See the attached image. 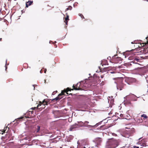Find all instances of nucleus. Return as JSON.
Segmentation results:
<instances>
[{"label": "nucleus", "instance_id": "obj_39", "mask_svg": "<svg viewBox=\"0 0 148 148\" xmlns=\"http://www.w3.org/2000/svg\"><path fill=\"white\" fill-rule=\"evenodd\" d=\"M83 148H86L85 147H84Z\"/></svg>", "mask_w": 148, "mask_h": 148}, {"label": "nucleus", "instance_id": "obj_20", "mask_svg": "<svg viewBox=\"0 0 148 148\" xmlns=\"http://www.w3.org/2000/svg\"><path fill=\"white\" fill-rule=\"evenodd\" d=\"M42 102L41 101H39V104H38L37 107H38L40 106L41 105H42Z\"/></svg>", "mask_w": 148, "mask_h": 148}, {"label": "nucleus", "instance_id": "obj_41", "mask_svg": "<svg viewBox=\"0 0 148 148\" xmlns=\"http://www.w3.org/2000/svg\"><path fill=\"white\" fill-rule=\"evenodd\" d=\"M136 47H137V45H136Z\"/></svg>", "mask_w": 148, "mask_h": 148}, {"label": "nucleus", "instance_id": "obj_38", "mask_svg": "<svg viewBox=\"0 0 148 148\" xmlns=\"http://www.w3.org/2000/svg\"><path fill=\"white\" fill-rule=\"evenodd\" d=\"M51 42H52V41H49V43H51Z\"/></svg>", "mask_w": 148, "mask_h": 148}, {"label": "nucleus", "instance_id": "obj_26", "mask_svg": "<svg viewBox=\"0 0 148 148\" xmlns=\"http://www.w3.org/2000/svg\"><path fill=\"white\" fill-rule=\"evenodd\" d=\"M37 107H34V108H31L30 110H34L37 108Z\"/></svg>", "mask_w": 148, "mask_h": 148}, {"label": "nucleus", "instance_id": "obj_8", "mask_svg": "<svg viewBox=\"0 0 148 148\" xmlns=\"http://www.w3.org/2000/svg\"><path fill=\"white\" fill-rule=\"evenodd\" d=\"M66 18H65V20L64 21V22L65 23L66 25H67L68 20H69V16L67 13H66Z\"/></svg>", "mask_w": 148, "mask_h": 148}, {"label": "nucleus", "instance_id": "obj_3", "mask_svg": "<svg viewBox=\"0 0 148 148\" xmlns=\"http://www.w3.org/2000/svg\"><path fill=\"white\" fill-rule=\"evenodd\" d=\"M71 90H73V89H71L69 88H67L66 89H64V90H62L61 92L58 95V96H61L64 95V93L66 92L67 94H68L67 92L69 91H71Z\"/></svg>", "mask_w": 148, "mask_h": 148}, {"label": "nucleus", "instance_id": "obj_13", "mask_svg": "<svg viewBox=\"0 0 148 148\" xmlns=\"http://www.w3.org/2000/svg\"><path fill=\"white\" fill-rule=\"evenodd\" d=\"M141 117H143V120H144L148 118V116L145 114H143L142 115H141Z\"/></svg>", "mask_w": 148, "mask_h": 148}, {"label": "nucleus", "instance_id": "obj_36", "mask_svg": "<svg viewBox=\"0 0 148 148\" xmlns=\"http://www.w3.org/2000/svg\"><path fill=\"white\" fill-rule=\"evenodd\" d=\"M2 38H0V41H1L2 40Z\"/></svg>", "mask_w": 148, "mask_h": 148}, {"label": "nucleus", "instance_id": "obj_21", "mask_svg": "<svg viewBox=\"0 0 148 148\" xmlns=\"http://www.w3.org/2000/svg\"><path fill=\"white\" fill-rule=\"evenodd\" d=\"M89 122L88 121H85L84 123V126H86V125H87V124L89 123Z\"/></svg>", "mask_w": 148, "mask_h": 148}, {"label": "nucleus", "instance_id": "obj_30", "mask_svg": "<svg viewBox=\"0 0 148 148\" xmlns=\"http://www.w3.org/2000/svg\"><path fill=\"white\" fill-rule=\"evenodd\" d=\"M120 116L122 118H124L123 115L122 114H121L120 115Z\"/></svg>", "mask_w": 148, "mask_h": 148}, {"label": "nucleus", "instance_id": "obj_10", "mask_svg": "<svg viewBox=\"0 0 148 148\" xmlns=\"http://www.w3.org/2000/svg\"><path fill=\"white\" fill-rule=\"evenodd\" d=\"M110 127V125L106 126V125H104L101 126L100 127V128H101V129H102V130L106 129H108Z\"/></svg>", "mask_w": 148, "mask_h": 148}, {"label": "nucleus", "instance_id": "obj_33", "mask_svg": "<svg viewBox=\"0 0 148 148\" xmlns=\"http://www.w3.org/2000/svg\"><path fill=\"white\" fill-rule=\"evenodd\" d=\"M29 112H32V114L34 113V111H31V110L29 111Z\"/></svg>", "mask_w": 148, "mask_h": 148}, {"label": "nucleus", "instance_id": "obj_1", "mask_svg": "<svg viewBox=\"0 0 148 148\" xmlns=\"http://www.w3.org/2000/svg\"><path fill=\"white\" fill-rule=\"evenodd\" d=\"M146 42H140V43L138 42V41L137 40H134V42H131L132 44H137L138 43L139 44V45L137 46L139 47H144L145 45L147 46L148 45V37H147L146 38Z\"/></svg>", "mask_w": 148, "mask_h": 148}, {"label": "nucleus", "instance_id": "obj_16", "mask_svg": "<svg viewBox=\"0 0 148 148\" xmlns=\"http://www.w3.org/2000/svg\"><path fill=\"white\" fill-rule=\"evenodd\" d=\"M60 96H58V97H56V98L53 99V100H56V101L58 100H60V99H61L62 97H60Z\"/></svg>", "mask_w": 148, "mask_h": 148}, {"label": "nucleus", "instance_id": "obj_5", "mask_svg": "<svg viewBox=\"0 0 148 148\" xmlns=\"http://www.w3.org/2000/svg\"><path fill=\"white\" fill-rule=\"evenodd\" d=\"M140 52L143 54H146L148 53V48H143L142 49Z\"/></svg>", "mask_w": 148, "mask_h": 148}, {"label": "nucleus", "instance_id": "obj_32", "mask_svg": "<svg viewBox=\"0 0 148 148\" xmlns=\"http://www.w3.org/2000/svg\"><path fill=\"white\" fill-rule=\"evenodd\" d=\"M47 71L46 69H45L44 70V73H46Z\"/></svg>", "mask_w": 148, "mask_h": 148}, {"label": "nucleus", "instance_id": "obj_17", "mask_svg": "<svg viewBox=\"0 0 148 148\" xmlns=\"http://www.w3.org/2000/svg\"><path fill=\"white\" fill-rule=\"evenodd\" d=\"M42 105L43 106H45V105H47L48 104V102L45 100V99H44L42 102Z\"/></svg>", "mask_w": 148, "mask_h": 148}, {"label": "nucleus", "instance_id": "obj_28", "mask_svg": "<svg viewBox=\"0 0 148 148\" xmlns=\"http://www.w3.org/2000/svg\"><path fill=\"white\" fill-rule=\"evenodd\" d=\"M121 58L117 57V58H116V60H117L121 61Z\"/></svg>", "mask_w": 148, "mask_h": 148}, {"label": "nucleus", "instance_id": "obj_9", "mask_svg": "<svg viewBox=\"0 0 148 148\" xmlns=\"http://www.w3.org/2000/svg\"><path fill=\"white\" fill-rule=\"evenodd\" d=\"M77 127H83L84 126V123L82 121L77 122Z\"/></svg>", "mask_w": 148, "mask_h": 148}, {"label": "nucleus", "instance_id": "obj_22", "mask_svg": "<svg viewBox=\"0 0 148 148\" xmlns=\"http://www.w3.org/2000/svg\"><path fill=\"white\" fill-rule=\"evenodd\" d=\"M23 118H24V117H23V116L21 117H20L19 118H18L17 119V121H20V120L21 119H22Z\"/></svg>", "mask_w": 148, "mask_h": 148}, {"label": "nucleus", "instance_id": "obj_27", "mask_svg": "<svg viewBox=\"0 0 148 148\" xmlns=\"http://www.w3.org/2000/svg\"><path fill=\"white\" fill-rule=\"evenodd\" d=\"M80 16H81V18H84L83 15L81 14H80Z\"/></svg>", "mask_w": 148, "mask_h": 148}, {"label": "nucleus", "instance_id": "obj_35", "mask_svg": "<svg viewBox=\"0 0 148 148\" xmlns=\"http://www.w3.org/2000/svg\"><path fill=\"white\" fill-rule=\"evenodd\" d=\"M110 73H114V72H111V71L110 72Z\"/></svg>", "mask_w": 148, "mask_h": 148}, {"label": "nucleus", "instance_id": "obj_14", "mask_svg": "<svg viewBox=\"0 0 148 148\" xmlns=\"http://www.w3.org/2000/svg\"><path fill=\"white\" fill-rule=\"evenodd\" d=\"M36 130H35V132H36V133H38L39 132L40 130V127L39 126H38L36 127Z\"/></svg>", "mask_w": 148, "mask_h": 148}, {"label": "nucleus", "instance_id": "obj_34", "mask_svg": "<svg viewBox=\"0 0 148 148\" xmlns=\"http://www.w3.org/2000/svg\"><path fill=\"white\" fill-rule=\"evenodd\" d=\"M103 75H101V78H103Z\"/></svg>", "mask_w": 148, "mask_h": 148}, {"label": "nucleus", "instance_id": "obj_25", "mask_svg": "<svg viewBox=\"0 0 148 148\" xmlns=\"http://www.w3.org/2000/svg\"><path fill=\"white\" fill-rule=\"evenodd\" d=\"M143 120L142 119H141V120L139 119V120H138V122H140V123H142L143 122Z\"/></svg>", "mask_w": 148, "mask_h": 148}, {"label": "nucleus", "instance_id": "obj_19", "mask_svg": "<svg viewBox=\"0 0 148 148\" xmlns=\"http://www.w3.org/2000/svg\"><path fill=\"white\" fill-rule=\"evenodd\" d=\"M132 51H134V53H135L134 55H136V54L137 53H138V52H137L136 51H137L136 49H132Z\"/></svg>", "mask_w": 148, "mask_h": 148}, {"label": "nucleus", "instance_id": "obj_2", "mask_svg": "<svg viewBox=\"0 0 148 148\" xmlns=\"http://www.w3.org/2000/svg\"><path fill=\"white\" fill-rule=\"evenodd\" d=\"M125 86V84L122 83V81L121 79L120 80V83H117V89H119L120 90H122V88H124Z\"/></svg>", "mask_w": 148, "mask_h": 148}, {"label": "nucleus", "instance_id": "obj_23", "mask_svg": "<svg viewBox=\"0 0 148 148\" xmlns=\"http://www.w3.org/2000/svg\"><path fill=\"white\" fill-rule=\"evenodd\" d=\"M57 92V91L56 90L55 91H54L53 92V93L52 94V95H54Z\"/></svg>", "mask_w": 148, "mask_h": 148}, {"label": "nucleus", "instance_id": "obj_24", "mask_svg": "<svg viewBox=\"0 0 148 148\" xmlns=\"http://www.w3.org/2000/svg\"><path fill=\"white\" fill-rule=\"evenodd\" d=\"M126 132H127V133H128L129 134V136H130L132 132L131 131H127Z\"/></svg>", "mask_w": 148, "mask_h": 148}, {"label": "nucleus", "instance_id": "obj_40", "mask_svg": "<svg viewBox=\"0 0 148 148\" xmlns=\"http://www.w3.org/2000/svg\"><path fill=\"white\" fill-rule=\"evenodd\" d=\"M5 130H4V132H5Z\"/></svg>", "mask_w": 148, "mask_h": 148}, {"label": "nucleus", "instance_id": "obj_37", "mask_svg": "<svg viewBox=\"0 0 148 148\" xmlns=\"http://www.w3.org/2000/svg\"><path fill=\"white\" fill-rule=\"evenodd\" d=\"M88 126H89V127H92V125H88Z\"/></svg>", "mask_w": 148, "mask_h": 148}, {"label": "nucleus", "instance_id": "obj_31", "mask_svg": "<svg viewBox=\"0 0 148 148\" xmlns=\"http://www.w3.org/2000/svg\"><path fill=\"white\" fill-rule=\"evenodd\" d=\"M142 148V147L139 148L138 147L134 146V148Z\"/></svg>", "mask_w": 148, "mask_h": 148}, {"label": "nucleus", "instance_id": "obj_29", "mask_svg": "<svg viewBox=\"0 0 148 148\" xmlns=\"http://www.w3.org/2000/svg\"><path fill=\"white\" fill-rule=\"evenodd\" d=\"M132 81L133 82H136V80L135 79H131Z\"/></svg>", "mask_w": 148, "mask_h": 148}, {"label": "nucleus", "instance_id": "obj_6", "mask_svg": "<svg viewBox=\"0 0 148 148\" xmlns=\"http://www.w3.org/2000/svg\"><path fill=\"white\" fill-rule=\"evenodd\" d=\"M77 125V123H75L74 125H71L69 129V130L70 131H73L76 128L78 127Z\"/></svg>", "mask_w": 148, "mask_h": 148}, {"label": "nucleus", "instance_id": "obj_12", "mask_svg": "<svg viewBox=\"0 0 148 148\" xmlns=\"http://www.w3.org/2000/svg\"><path fill=\"white\" fill-rule=\"evenodd\" d=\"M139 60V59L136 58L133 61H132L131 62L130 64L131 65H132V63H135V64H137V62H138Z\"/></svg>", "mask_w": 148, "mask_h": 148}, {"label": "nucleus", "instance_id": "obj_4", "mask_svg": "<svg viewBox=\"0 0 148 148\" xmlns=\"http://www.w3.org/2000/svg\"><path fill=\"white\" fill-rule=\"evenodd\" d=\"M81 83H77L74 86L73 85V90L74 89L75 90H82V88L80 87V85Z\"/></svg>", "mask_w": 148, "mask_h": 148}, {"label": "nucleus", "instance_id": "obj_11", "mask_svg": "<svg viewBox=\"0 0 148 148\" xmlns=\"http://www.w3.org/2000/svg\"><path fill=\"white\" fill-rule=\"evenodd\" d=\"M96 141L98 144H99L102 141V139L101 138H96Z\"/></svg>", "mask_w": 148, "mask_h": 148}, {"label": "nucleus", "instance_id": "obj_18", "mask_svg": "<svg viewBox=\"0 0 148 148\" xmlns=\"http://www.w3.org/2000/svg\"><path fill=\"white\" fill-rule=\"evenodd\" d=\"M72 8L71 6H69L68 8H66V11H67L69 10H72Z\"/></svg>", "mask_w": 148, "mask_h": 148}, {"label": "nucleus", "instance_id": "obj_15", "mask_svg": "<svg viewBox=\"0 0 148 148\" xmlns=\"http://www.w3.org/2000/svg\"><path fill=\"white\" fill-rule=\"evenodd\" d=\"M112 68L110 67H108L104 69L105 71H109L111 70V69Z\"/></svg>", "mask_w": 148, "mask_h": 148}, {"label": "nucleus", "instance_id": "obj_42", "mask_svg": "<svg viewBox=\"0 0 148 148\" xmlns=\"http://www.w3.org/2000/svg\"><path fill=\"white\" fill-rule=\"evenodd\" d=\"M147 1H148V0Z\"/></svg>", "mask_w": 148, "mask_h": 148}, {"label": "nucleus", "instance_id": "obj_7", "mask_svg": "<svg viewBox=\"0 0 148 148\" xmlns=\"http://www.w3.org/2000/svg\"><path fill=\"white\" fill-rule=\"evenodd\" d=\"M33 3V1H29L26 3V7L28 8L29 6L31 5Z\"/></svg>", "mask_w": 148, "mask_h": 148}]
</instances>
